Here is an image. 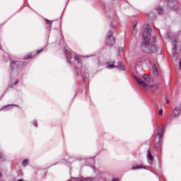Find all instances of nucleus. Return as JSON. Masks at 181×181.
<instances>
[{
    "label": "nucleus",
    "mask_w": 181,
    "mask_h": 181,
    "mask_svg": "<svg viewBox=\"0 0 181 181\" xmlns=\"http://www.w3.org/2000/svg\"><path fill=\"white\" fill-rule=\"evenodd\" d=\"M168 6L172 11H177L179 9V4L177 0H168Z\"/></svg>",
    "instance_id": "obj_5"
},
{
    "label": "nucleus",
    "mask_w": 181,
    "mask_h": 181,
    "mask_svg": "<svg viewBox=\"0 0 181 181\" xmlns=\"http://www.w3.org/2000/svg\"><path fill=\"white\" fill-rule=\"evenodd\" d=\"M179 69L180 70H181V59H180V62H179Z\"/></svg>",
    "instance_id": "obj_26"
},
{
    "label": "nucleus",
    "mask_w": 181,
    "mask_h": 181,
    "mask_svg": "<svg viewBox=\"0 0 181 181\" xmlns=\"http://www.w3.org/2000/svg\"><path fill=\"white\" fill-rule=\"evenodd\" d=\"M158 114H159L160 115H162V114H163V110L162 109H160V110H159V112H158Z\"/></svg>",
    "instance_id": "obj_25"
},
{
    "label": "nucleus",
    "mask_w": 181,
    "mask_h": 181,
    "mask_svg": "<svg viewBox=\"0 0 181 181\" xmlns=\"http://www.w3.org/2000/svg\"><path fill=\"white\" fill-rule=\"evenodd\" d=\"M29 59H32V56L27 55L24 57V60H29Z\"/></svg>",
    "instance_id": "obj_21"
},
{
    "label": "nucleus",
    "mask_w": 181,
    "mask_h": 181,
    "mask_svg": "<svg viewBox=\"0 0 181 181\" xmlns=\"http://www.w3.org/2000/svg\"><path fill=\"white\" fill-rule=\"evenodd\" d=\"M112 181H119V180L118 178H113Z\"/></svg>",
    "instance_id": "obj_28"
},
{
    "label": "nucleus",
    "mask_w": 181,
    "mask_h": 181,
    "mask_svg": "<svg viewBox=\"0 0 181 181\" xmlns=\"http://www.w3.org/2000/svg\"><path fill=\"white\" fill-rule=\"evenodd\" d=\"M133 35H136V25H134L133 27Z\"/></svg>",
    "instance_id": "obj_20"
},
{
    "label": "nucleus",
    "mask_w": 181,
    "mask_h": 181,
    "mask_svg": "<svg viewBox=\"0 0 181 181\" xmlns=\"http://www.w3.org/2000/svg\"><path fill=\"white\" fill-rule=\"evenodd\" d=\"M160 132L161 133H158L157 134L156 136H158V143L155 144V148H160V139L162 138V134L163 133V127H162V129H160Z\"/></svg>",
    "instance_id": "obj_8"
},
{
    "label": "nucleus",
    "mask_w": 181,
    "mask_h": 181,
    "mask_svg": "<svg viewBox=\"0 0 181 181\" xmlns=\"http://www.w3.org/2000/svg\"><path fill=\"white\" fill-rule=\"evenodd\" d=\"M165 103H166V104H169V100L166 99Z\"/></svg>",
    "instance_id": "obj_29"
},
{
    "label": "nucleus",
    "mask_w": 181,
    "mask_h": 181,
    "mask_svg": "<svg viewBox=\"0 0 181 181\" xmlns=\"http://www.w3.org/2000/svg\"><path fill=\"white\" fill-rule=\"evenodd\" d=\"M25 65V63L22 61H11L10 64V69L11 73H19Z\"/></svg>",
    "instance_id": "obj_2"
},
{
    "label": "nucleus",
    "mask_w": 181,
    "mask_h": 181,
    "mask_svg": "<svg viewBox=\"0 0 181 181\" xmlns=\"http://www.w3.org/2000/svg\"><path fill=\"white\" fill-rule=\"evenodd\" d=\"M65 54L66 56L67 63H70L71 64V62H70V59H71V52L65 49Z\"/></svg>",
    "instance_id": "obj_10"
},
{
    "label": "nucleus",
    "mask_w": 181,
    "mask_h": 181,
    "mask_svg": "<svg viewBox=\"0 0 181 181\" xmlns=\"http://www.w3.org/2000/svg\"><path fill=\"white\" fill-rule=\"evenodd\" d=\"M153 42H155V40H156V38H155V37H153Z\"/></svg>",
    "instance_id": "obj_30"
},
{
    "label": "nucleus",
    "mask_w": 181,
    "mask_h": 181,
    "mask_svg": "<svg viewBox=\"0 0 181 181\" xmlns=\"http://www.w3.org/2000/svg\"><path fill=\"white\" fill-rule=\"evenodd\" d=\"M19 83V80L16 79V81L14 82V86H16Z\"/></svg>",
    "instance_id": "obj_27"
},
{
    "label": "nucleus",
    "mask_w": 181,
    "mask_h": 181,
    "mask_svg": "<svg viewBox=\"0 0 181 181\" xmlns=\"http://www.w3.org/2000/svg\"><path fill=\"white\" fill-rule=\"evenodd\" d=\"M115 67H117L119 70H125V69H124V65L122 64V62H119L118 65H115L114 64H111L110 62L107 63V69H114Z\"/></svg>",
    "instance_id": "obj_6"
},
{
    "label": "nucleus",
    "mask_w": 181,
    "mask_h": 181,
    "mask_svg": "<svg viewBox=\"0 0 181 181\" xmlns=\"http://www.w3.org/2000/svg\"><path fill=\"white\" fill-rule=\"evenodd\" d=\"M135 80L144 90H151V93H155L158 90V85H149L138 77H135Z\"/></svg>",
    "instance_id": "obj_3"
},
{
    "label": "nucleus",
    "mask_w": 181,
    "mask_h": 181,
    "mask_svg": "<svg viewBox=\"0 0 181 181\" xmlns=\"http://www.w3.org/2000/svg\"><path fill=\"white\" fill-rule=\"evenodd\" d=\"M168 37H169V35H168Z\"/></svg>",
    "instance_id": "obj_33"
},
{
    "label": "nucleus",
    "mask_w": 181,
    "mask_h": 181,
    "mask_svg": "<svg viewBox=\"0 0 181 181\" xmlns=\"http://www.w3.org/2000/svg\"><path fill=\"white\" fill-rule=\"evenodd\" d=\"M148 19H154L155 18V13H153V12H151L149 13L148 15H147Z\"/></svg>",
    "instance_id": "obj_15"
},
{
    "label": "nucleus",
    "mask_w": 181,
    "mask_h": 181,
    "mask_svg": "<svg viewBox=\"0 0 181 181\" xmlns=\"http://www.w3.org/2000/svg\"><path fill=\"white\" fill-rule=\"evenodd\" d=\"M151 32L152 30L149 28V25H147V28L144 30L143 32V43L141 45V49L145 53H154L156 52V47L153 44L149 43L151 37Z\"/></svg>",
    "instance_id": "obj_1"
},
{
    "label": "nucleus",
    "mask_w": 181,
    "mask_h": 181,
    "mask_svg": "<svg viewBox=\"0 0 181 181\" xmlns=\"http://www.w3.org/2000/svg\"><path fill=\"white\" fill-rule=\"evenodd\" d=\"M157 12L158 15H162V13H163V9H162L161 7H158L157 8Z\"/></svg>",
    "instance_id": "obj_16"
},
{
    "label": "nucleus",
    "mask_w": 181,
    "mask_h": 181,
    "mask_svg": "<svg viewBox=\"0 0 181 181\" xmlns=\"http://www.w3.org/2000/svg\"><path fill=\"white\" fill-rule=\"evenodd\" d=\"M46 22L48 25H49V26H52V21H49V20H46Z\"/></svg>",
    "instance_id": "obj_22"
},
{
    "label": "nucleus",
    "mask_w": 181,
    "mask_h": 181,
    "mask_svg": "<svg viewBox=\"0 0 181 181\" xmlns=\"http://www.w3.org/2000/svg\"><path fill=\"white\" fill-rule=\"evenodd\" d=\"M105 42L107 46H114L115 45V37L112 36V32L109 31L107 33Z\"/></svg>",
    "instance_id": "obj_4"
},
{
    "label": "nucleus",
    "mask_w": 181,
    "mask_h": 181,
    "mask_svg": "<svg viewBox=\"0 0 181 181\" xmlns=\"http://www.w3.org/2000/svg\"><path fill=\"white\" fill-rule=\"evenodd\" d=\"M86 181H90V179H88V180H86Z\"/></svg>",
    "instance_id": "obj_32"
},
{
    "label": "nucleus",
    "mask_w": 181,
    "mask_h": 181,
    "mask_svg": "<svg viewBox=\"0 0 181 181\" xmlns=\"http://www.w3.org/2000/svg\"><path fill=\"white\" fill-rule=\"evenodd\" d=\"M143 78L146 83H152V79L148 75H143Z\"/></svg>",
    "instance_id": "obj_12"
},
{
    "label": "nucleus",
    "mask_w": 181,
    "mask_h": 181,
    "mask_svg": "<svg viewBox=\"0 0 181 181\" xmlns=\"http://www.w3.org/2000/svg\"><path fill=\"white\" fill-rule=\"evenodd\" d=\"M147 159H148V163L150 165H152V162H153V156H152V153H151V151L148 150L147 151Z\"/></svg>",
    "instance_id": "obj_9"
},
{
    "label": "nucleus",
    "mask_w": 181,
    "mask_h": 181,
    "mask_svg": "<svg viewBox=\"0 0 181 181\" xmlns=\"http://www.w3.org/2000/svg\"><path fill=\"white\" fill-rule=\"evenodd\" d=\"M170 40L172 41V45H173V54H176V50L177 49V39H176V37H175V36H173V37L170 39Z\"/></svg>",
    "instance_id": "obj_7"
},
{
    "label": "nucleus",
    "mask_w": 181,
    "mask_h": 181,
    "mask_svg": "<svg viewBox=\"0 0 181 181\" xmlns=\"http://www.w3.org/2000/svg\"><path fill=\"white\" fill-rule=\"evenodd\" d=\"M1 176H2V174L0 173V177H1Z\"/></svg>",
    "instance_id": "obj_31"
},
{
    "label": "nucleus",
    "mask_w": 181,
    "mask_h": 181,
    "mask_svg": "<svg viewBox=\"0 0 181 181\" xmlns=\"http://www.w3.org/2000/svg\"><path fill=\"white\" fill-rule=\"evenodd\" d=\"M74 60H76V62H78V63H80V56L78 55L75 56Z\"/></svg>",
    "instance_id": "obj_19"
},
{
    "label": "nucleus",
    "mask_w": 181,
    "mask_h": 181,
    "mask_svg": "<svg viewBox=\"0 0 181 181\" xmlns=\"http://www.w3.org/2000/svg\"><path fill=\"white\" fill-rule=\"evenodd\" d=\"M153 74L155 76H158V67L156 66V65L153 66Z\"/></svg>",
    "instance_id": "obj_13"
},
{
    "label": "nucleus",
    "mask_w": 181,
    "mask_h": 181,
    "mask_svg": "<svg viewBox=\"0 0 181 181\" xmlns=\"http://www.w3.org/2000/svg\"><path fill=\"white\" fill-rule=\"evenodd\" d=\"M33 125H34L35 127H37V122L36 120H34V121H33Z\"/></svg>",
    "instance_id": "obj_24"
},
{
    "label": "nucleus",
    "mask_w": 181,
    "mask_h": 181,
    "mask_svg": "<svg viewBox=\"0 0 181 181\" xmlns=\"http://www.w3.org/2000/svg\"><path fill=\"white\" fill-rule=\"evenodd\" d=\"M2 160H5V156L2 153H0V162H2Z\"/></svg>",
    "instance_id": "obj_18"
},
{
    "label": "nucleus",
    "mask_w": 181,
    "mask_h": 181,
    "mask_svg": "<svg viewBox=\"0 0 181 181\" xmlns=\"http://www.w3.org/2000/svg\"><path fill=\"white\" fill-rule=\"evenodd\" d=\"M132 169L133 170H136V169H146V167H142L141 165H136V166H133V167L132 168Z\"/></svg>",
    "instance_id": "obj_14"
},
{
    "label": "nucleus",
    "mask_w": 181,
    "mask_h": 181,
    "mask_svg": "<svg viewBox=\"0 0 181 181\" xmlns=\"http://www.w3.org/2000/svg\"><path fill=\"white\" fill-rule=\"evenodd\" d=\"M179 114H180V109L179 107H175L173 112V117H179Z\"/></svg>",
    "instance_id": "obj_11"
},
{
    "label": "nucleus",
    "mask_w": 181,
    "mask_h": 181,
    "mask_svg": "<svg viewBox=\"0 0 181 181\" xmlns=\"http://www.w3.org/2000/svg\"><path fill=\"white\" fill-rule=\"evenodd\" d=\"M29 163V159H25L22 162V166H26Z\"/></svg>",
    "instance_id": "obj_17"
},
{
    "label": "nucleus",
    "mask_w": 181,
    "mask_h": 181,
    "mask_svg": "<svg viewBox=\"0 0 181 181\" xmlns=\"http://www.w3.org/2000/svg\"><path fill=\"white\" fill-rule=\"evenodd\" d=\"M43 52V49H40L37 52V53H35V54H39V53H42Z\"/></svg>",
    "instance_id": "obj_23"
}]
</instances>
